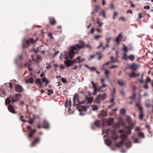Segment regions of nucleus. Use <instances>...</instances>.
<instances>
[{
	"mask_svg": "<svg viewBox=\"0 0 153 153\" xmlns=\"http://www.w3.org/2000/svg\"><path fill=\"white\" fill-rule=\"evenodd\" d=\"M85 42L82 41H79V43L71 47L68 52L65 51L63 53L65 57H73L74 55L78 53L80 49L85 48Z\"/></svg>",
	"mask_w": 153,
	"mask_h": 153,
	"instance_id": "nucleus-1",
	"label": "nucleus"
},
{
	"mask_svg": "<svg viewBox=\"0 0 153 153\" xmlns=\"http://www.w3.org/2000/svg\"><path fill=\"white\" fill-rule=\"evenodd\" d=\"M68 58H65L66 59V60L64 61V63L65 65L67 67H69L72 65L76 61V60H78V62L80 63L82 61L79 60L80 58H76V59L75 60H70L68 59Z\"/></svg>",
	"mask_w": 153,
	"mask_h": 153,
	"instance_id": "nucleus-2",
	"label": "nucleus"
},
{
	"mask_svg": "<svg viewBox=\"0 0 153 153\" xmlns=\"http://www.w3.org/2000/svg\"><path fill=\"white\" fill-rule=\"evenodd\" d=\"M36 42V41L34 40L32 38H30L29 39L25 40V42L27 45L23 44V48L27 47L29 46L30 44H33Z\"/></svg>",
	"mask_w": 153,
	"mask_h": 153,
	"instance_id": "nucleus-3",
	"label": "nucleus"
},
{
	"mask_svg": "<svg viewBox=\"0 0 153 153\" xmlns=\"http://www.w3.org/2000/svg\"><path fill=\"white\" fill-rule=\"evenodd\" d=\"M78 94L76 93L74 96L73 97V105L74 106L80 104Z\"/></svg>",
	"mask_w": 153,
	"mask_h": 153,
	"instance_id": "nucleus-4",
	"label": "nucleus"
},
{
	"mask_svg": "<svg viewBox=\"0 0 153 153\" xmlns=\"http://www.w3.org/2000/svg\"><path fill=\"white\" fill-rule=\"evenodd\" d=\"M131 132V129L130 128H128V130L126 134H122L121 136V138L122 139L121 141H123V142L125 141L127 138V136L128 134H129Z\"/></svg>",
	"mask_w": 153,
	"mask_h": 153,
	"instance_id": "nucleus-5",
	"label": "nucleus"
},
{
	"mask_svg": "<svg viewBox=\"0 0 153 153\" xmlns=\"http://www.w3.org/2000/svg\"><path fill=\"white\" fill-rule=\"evenodd\" d=\"M105 79L103 78H102L101 79V82L102 84V86L99 88V90L100 91H102V89L105 88L107 87V85L105 84V83L104 82Z\"/></svg>",
	"mask_w": 153,
	"mask_h": 153,
	"instance_id": "nucleus-6",
	"label": "nucleus"
},
{
	"mask_svg": "<svg viewBox=\"0 0 153 153\" xmlns=\"http://www.w3.org/2000/svg\"><path fill=\"white\" fill-rule=\"evenodd\" d=\"M40 138L39 137H36L34 138V139L33 141L31 144L30 146L33 147L35 146L36 144H37L40 141Z\"/></svg>",
	"mask_w": 153,
	"mask_h": 153,
	"instance_id": "nucleus-7",
	"label": "nucleus"
},
{
	"mask_svg": "<svg viewBox=\"0 0 153 153\" xmlns=\"http://www.w3.org/2000/svg\"><path fill=\"white\" fill-rule=\"evenodd\" d=\"M80 104H79L78 105H76L77 106V108L78 111L80 112H81L82 111H86L87 110V108H86L84 106L81 105Z\"/></svg>",
	"mask_w": 153,
	"mask_h": 153,
	"instance_id": "nucleus-8",
	"label": "nucleus"
},
{
	"mask_svg": "<svg viewBox=\"0 0 153 153\" xmlns=\"http://www.w3.org/2000/svg\"><path fill=\"white\" fill-rule=\"evenodd\" d=\"M16 90V91L19 92H22L24 91L23 88L20 85H16L15 86Z\"/></svg>",
	"mask_w": 153,
	"mask_h": 153,
	"instance_id": "nucleus-9",
	"label": "nucleus"
},
{
	"mask_svg": "<svg viewBox=\"0 0 153 153\" xmlns=\"http://www.w3.org/2000/svg\"><path fill=\"white\" fill-rule=\"evenodd\" d=\"M19 96V94H16L15 96L11 97V102H13L18 101L19 100L18 98Z\"/></svg>",
	"mask_w": 153,
	"mask_h": 153,
	"instance_id": "nucleus-10",
	"label": "nucleus"
},
{
	"mask_svg": "<svg viewBox=\"0 0 153 153\" xmlns=\"http://www.w3.org/2000/svg\"><path fill=\"white\" fill-rule=\"evenodd\" d=\"M111 60L110 61H108L105 64H104L103 65V66L105 65H108L111 63L113 62H118V60L117 59V58H116V59H114V58H111Z\"/></svg>",
	"mask_w": 153,
	"mask_h": 153,
	"instance_id": "nucleus-11",
	"label": "nucleus"
},
{
	"mask_svg": "<svg viewBox=\"0 0 153 153\" xmlns=\"http://www.w3.org/2000/svg\"><path fill=\"white\" fill-rule=\"evenodd\" d=\"M8 109L9 111L13 114L16 113V112L15 111L14 107L11 105H9L8 106Z\"/></svg>",
	"mask_w": 153,
	"mask_h": 153,
	"instance_id": "nucleus-12",
	"label": "nucleus"
},
{
	"mask_svg": "<svg viewBox=\"0 0 153 153\" xmlns=\"http://www.w3.org/2000/svg\"><path fill=\"white\" fill-rule=\"evenodd\" d=\"M43 128H46L48 129L49 128V124L48 122L46 120H44L43 121Z\"/></svg>",
	"mask_w": 153,
	"mask_h": 153,
	"instance_id": "nucleus-13",
	"label": "nucleus"
},
{
	"mask_svg": "<svg viewBox=\"0 0 153 153\" xmlns=\"http://www.w3.org/2000/svg\"><path fill=\"white\" fill-rule=\"evenodd\" d=\"M140 110H139V117L140 119L142 120L143 119V118L144 117L143 111V109H141V108H140Z\"/></svg>",
	"mask_w": 153,
	"mask_h": 153,
	"instance_id": "nucleus-14",
	"label": "nucleus"
},
{
	"mask_svg": "<svg viewBox=\"0 0 153 153\" xmlns=\"http://www.w3.org/2000/svg\"><path fill=\"white\" fill-rule=\"evenodd\" d=\"M126 120L128 123L129 125L132 126H134L133 124L132 120L129 116H128L126 118Z\"/></svg>",
	"mask_w": 153,
	"mask_h": 153,
	"instance_id": "nucleus-15",
	"label": "nucleus"
},
{
	"mask_svg": "<svg viewBox=\"0 0 153 153\" xmlns=\"http://www.w3.org/2000/svg\"><path fill=\"white\" fill-rule=\"evenodd\" d=\"M50 23L52 25H54L56 23V20L53 17H50L49 18Z\"/></svg>",
	"mask_w": 153,
	"mask_h": 153,
	"instance_id": "nucleus-16",
	"label": "nucleus"
},
{
	"mask_svg": "<svg viewBox=\"0 0 153 153\" xmlns=\"http://www.w3.org/2000/svg\"><path fill=\"white\" fill-rule=\"evenodd\" d=\"M36 129H34L30 131V132L29 133L28 137L30 138L32 137L34 133L36 132Z\"/></svg>",
	"mask_w": 153,
	"mask_h": 153,
	"instance_id": "nucleus-17",
	"label": "nucleus"
},
{
	"mask_svg": "<svg viewBox=\"0 0 153 153\" xmlns=\"http://www.w3.org/2000/svg\"><path fill=\"white\" fill-rule=\"evenodd\" d=\"M98 97H99L100 99L102 100L105 99L106 97V94H100L98 95Z\"/></svg>",
	"mask_w": 153,
	"mask_h": 153,
	"instance_id": "nucleus-18",
	"label": "nucleus"
},
{
	"mask_svg": "<svg viewBox=\"0 0 153 153\" xmlns=\"http://www.w3.org/2000/svg\"><path fill=\"white\" fill-rule=\"evenodd\" d=\"M128 74L130 78L135 77L136 76H138L139 75V74H135L134 72H132L131 73L129 74Z\"/></svg>",
	"mask_w": 153,
	"mask_h": 153,
	"instance_id": "nucleus-19",
	"label": "nucleus"
},
{
	"mask_svg": "<svg viewBox=\"0 0 153 153\" xmlns=\"http://www.w3.org/2000/svg\"><path fill=\"white\" fill-rule=\"evenodd\" d=\"M106 11L104 10H102L100 11L99 14V16L102 15L104 18H106V16L105 15Z\"/></svg>",
	"mask_w": 153,
	"mask_h": 153,
	"instance_id": "nucleus-20",
	"label": "nucleus"
},
{
	"mask_svg": "<svg viewBox=\"0 0 153 153\" xmlns=\"http://www.w3.org/2000/svg\"><path fill=\"white\" fill-rule=\"evenodd\" d=\"M91 83L92 84V85L93 88H94V94L96 95V93L97 92V86L94 83V81H91Z\"/></svg>",
	"mask_w": 153,
	"mask_h": 153,
	"instance_id": "nucleus-21",
	"label": "nucleus"
},
{
	"mask_svg": "<svg viewBox=\"0 0 153 153\" xmlns=\"http://www.w3.org/2000/svg\"><path fill=\"white\" fill-rule=\"evenodd\" d=\"M42 47H43L42 45H41V46H39V47H38L37 49L36 50L33 49V50H32V51H33L35 53H36L38 52H41V51H42V50H41V48Z\"/></svg>",
	"mask_w": 153,
	"mask_h": 153,
	"instance_id": "nucleus-22",
	"label": "nucleus"
},
{
	"mask_svg": "<svg viewBox=\"0 0 153 153\" xmlns=\"http://www.w3.org/2000/svg\"><path fill=\"white\" fill-rule=\"evenodd\" d=\"M124 144V142L123 141H121L118 143H115V145L116 147H120Z\"/></svg>",
	"mask_w": 153,
	"mask_h": 153,
	"instance_id": "nucleus-23",
	"label": "nucleus"
},
{
	"mask_svg": "<svg viewBox=\"0 0 153 153\" xmlns=\"http://www.w3.org/2000/svg\"><path fill=\"white\" fill-rule=\"evenodd\" d=\"M100 122V121L98 120L95 121L94 123L95 126L97 127H100L101 125Z\"/></svg>",
	"mask_w": 153,
	"mask_h": 153,
	"instance_id": "nucleus-24",
	"label": "nucleus"
},
{
	"mask_svg": "<svg viewBox=\"0 0 153 153\" xmlns=\"http://www.w3.org/2000/svg\"><path fill=\"white\" fill-rule=\"evenodd\" d=\"M34 119H30L29 121L26 120H21L23 122H27L29 123L30 124H32L34 121Z\"/></svg>",
	"mask_w": 153,
	"mask_h": 153,
	"instance_id": "nucleus-25",
	"label": "nucleus"
},
{
	"mask_svg": "<svg viewBox=\"0 0 153 153\" xmlns=\"http://www.w3.org/2000/svg\"><path fill=\"white\" fill-rule=\"evenodd\" d=\"M33 82V79L32 77H30L28 79H26V82L27 83H28L30 82L31 83H32Z\"/></svg>",
	"mask_w": 153,
	"mask_h": 153,
	"instance_id": "nucleus-26",
	"label": "nucleus"
},
{
	"mask_svg": "<svg viewBox=\"0 0 153 153\" xmlns=\"http://www.w3.org/2000/svg\"><path fill=\"white\" fill-rule=\"evenodd\" d=\"M97 23L98 25L100 27H102L103 24V22H100V20L99 18H97Z\"/></svg>",
	"mask_w": 153,
	"mask_h": 153,
	"instance_id": "nucleus-27",
	"label": "nucleus"
},
{
	"mask_svg": "<svg viewBox=\"0 0 153 153\" xmlns=\"http://www.w3.org/2000/svg\"><path fill=\"white\" fill-rule=\"evenodd\" d=\"M5 103L7 104H9L11 102V97L10 96L9 98H7L5 100Z\"/></svg>",
	"mask_w": 153,
	"mask_h": 153,
	"instance_id": "nucleus-28",
	"label": "nucleus"
},
{
	"mask_svg": "<svg viewBox=\"0 0 153 153\" xmlns=\"http://www.w3.org/2000/svg\"><path fill=\"white\" fill-rule=\"evenodd\" d=\"M114 119L113 118L109 119L108 120V125H111L114 122Z\"/></svg>",
	"mask_w": 153,
	"mask_h": 153,
	"instance_id": "nucleus-29",
	"label": "nucleus"
},
{
	"mask_svg": "<svg viewBox=\"0 0 153 153\" xmlns=\"http://www.w3.org/2000/svg\"><path fill=\"white\" fill-rule=\"evenodd\" d=\"M68 105H69L70 107L71 105V100L67 101H66L65 102V105L66 107H67Z\"/></svg>",
	"mask_w": 153,
	"mask_h": 153,
	"instance_id": "nucleus-30",
	"label": "nucleus"
},
{
	"mask_svg": "<svg viewBox=\"0 0 153 153\" xmlns=\"http://www.w3.org/2000/svg\"><path fill=\"white\" fill-rule=\"evenodd\" d=\"M130 68L133 70H135L137 69V66L135 64H133L131 66Z\"/></svg>",
	"mask_w": 153,
	"mask_h": 153,
	"instance_id": "nucleus-31",
	"label": "nucleus"
},
{
	"mask_svg": "<svg viewBox=\"0 0 153 153\" xmlns=\"http://www.w3.org/2000/svg\"><path fill=\"white\" fill-rule=\"evenodd\" d=\"M100 114L102 116L105 117L107 116V113L106 111L103 110L100 112Z\"/></svg>",
	"mask_w": 153,
	"mask_h": 153,
	"instance_id": "nucleus-32",
	"label": "nucleus"
},
{
	"mask_svg": "<svg viewBox=\"0 0 153 153\" xmlns=\"http://www.w3.org/2000/svg\"><path fill=\"white\" fill-rule=\"evenodd\" d=\"M136 95V94L135 92H134V89H133V95L130 96V98L132 100H134L135 99V97Z\"/></svg>",
	"mask_w": 153,
	"mask_h": 153,
	"instance_id": "nucleus-33",
	"label": "nucleus"
},
{
	"mask_svg": "<svg viewBox=\"0 0 153 153\" xmlns=\"http://www.w3.org/2000/svg\"><path fill=\"white\" fill-rule=\"evenodd\" d=\"M118 84L120 85V86H123L125 84V83L124 82L123 80H118Z\"/></svg>",
	"mask_w": 153,
	"mask_h": 153,
	"instance_id": "nucleus-34",
	"label": "nucleus"
},
{
	"mask_svg": "<svg viewBox=\"0 0 153 153\" xmlns=\"http://www.w3.org/2000/svg\"><path fill=\"white\" fill-rule=\"evenodd\" d=\"M100 98L98 97V96L97 95V97L95 99V101L97 104H99L100 103Z\"/></svg>",
	"mask_w": 153,
	"mask_h": 153,
	"instance_id": "nucleus-35",
	"label": "nucleus"
},
{
	"mask_svg": "<svg viewBox=\"0 0 153 153\" xmlns=\"http://www.w3.org/2000/svg\"><path fill=\"white\" fill-rule=\"evenodd\" d=\"M121 36V34L120 33L119 34L118 37L115 39L116 42L118 44L119 43V40Z\"/></svg>",
	"mask_w": 153,
	"mask_h": 153,
	"instance_id": "nucleus-36",
	"label": "nucleus"
},
{
	"mask_svg": "<svg viewBox=\"0 0 153 153\" xmlns=\"http://www.w3.org/2000/svg\"><path fill=\"white\" fill-rule=\"evenodd\" d=\"M41 79H36V83L37 85L41 84Z\"/></svg>",
	"mask_w": 153,
	"mask_h": 153,
	"instance_id": "nucleus-37",
	"label": "nucleus"
},
{
	"mask_svg": "<svg viewBox=\"0 0 153 153\" xmlns=\"http://www.w3.org/2000/svg\"><path fill=\"white\" fill-rule=\"evenodd\" d=\"M123 50L124 51L125 53H126L128 50V48L124 44H123Z\"/></svg>",
	"mask_w": 153,
	"mask_h": 153,
	"instance_id": "nucleus-38",
	"label": "nucleus"
},
{
	"mask_svg": "<svg viewBox=\"0 0 153 153\" xmlns=\"http://www.w3.org/2000/svg\"><path fill=\"white\" fill-rule=\"evenodd\" d=\"M138 136L141 138H144V134L141 132H139L138 134Z\"/></svg>",
	"mask_w": 153,
	"mask_h": 153,
	"instance_id": "nucleus-39",
	"label": "nucleus"
},
{
	"mask_svg": "<svg viewBox=\"0 0 153 153\" xmlns=\"http://www.w3.org/2000/svg\"><path fill=\"white\" fill-rule=\"evenodd\" d=\"M7 90L9 91H12V84L11 83H9V87H8Z\"/></svg>",
	"mask_w": 153,
	"mask_h": 153,
	"instance_id": "nucleus-40",
	"label": "nucleus"
},
{
	"mask_svg": "<svg viewBox=\"0 0 153 153\" xmlns=\"http://www.w3.org/2000/svg\"><path fill=\"white\" fill-rule=\"evenodd\" d=\"M126 145L127 147L129 148L131 146V143L130 141H128L126 144Z\"/></svg>",
	"mask_w": 153,
	"mask_h": 153,
	"instance_id": "nucleus-41",
	"label": "nucleus"
},
{
	"mask_svg": "<svg viewBox=\"0 0 153 153\" xmlns=\"http://www.w3.org/2000/svg\"><path fill=\"white\" fill-rule=\"evenodd\" d=\"M102 133H105L106 134V136H105V135H104V137H105L106 136H108V134H109L108 133V131L107 130H103L102 131Z\"/></svg>",
	"mask_w": 153,
	"mask_h": 153,
	"instance_id": "nucleus-42",
	"label": "nucleus"
},
{
	"mask_svg": "<svg viewBox=\"0 0 153 153\" xmlns=\"http://www.w3.org/2000/svg\"><path fill=\"white\" fill-rule=\"evenodd\" d=\"M120 113L123 114L124 115L126 113V110L124 108H123L120 110Z\"/></svg>",
	"mask_w": 153,
	"mask_h": 153,
	"instance_id": "nucleus-43",
	"label": "nucleus"
},
{
	"mask_svg": "<svg viewBox=\"0 0 153 153\" xmlns=\"http://www.w3.org/2000/svg\"><path fill=\"white\" fill-rule=\"evenodd\" d=\"M118 13L116 12L114 13L113 15V19H114L117 16Z\"/></svg>",
	"mask_w": 153,
	"mask_h": 153,
	"instance_id": "nucleus-44",
	"label": "nucleus"
},
{
	"mask_svg": "<svg viewBox=\"0 0 153 153\" xmlns=\"http://www.w3.org/2000/svg\"><path fill=\"white\" fill-rule=\"evenodd\" d=\"M105 142L108 145H110L111 144V141L108 139L105 140Z\"/></svg>",
	"mask_w": 153,
	"mask_h": 153,
	"instance_id": "nucleus-45",
	"label": "nucleus"
},
{
	"mask_svg": "<svg viewBox=\"0 0 153 153\" xmlns=\"http://www.w3.org/2000/svg\"><path fill=\"white\" fill-rule=\"evenodd\" d=\"M136 106L138 107V109L139 110H140V108L141 109H143L142 108L140 104L139 103H137L136 105Z\"/></svg>",
	"mask_w": 153,
	"mask_h": 153,
	"instance_id": "nucleus-46",
	"label": "nucleus"
},
{
	"mask_svg": "<svg viewBox=\"0 0 153 153\" xmlns=\"http://www.w3.org/2000/svg\"><path fill=\"white\" fill-rule=\"evenodd\" d=\"M31 61L30 59H29L28 60V62L27 61V62H26V63L25 64V66H26V65H27L30 66L31 65Z\"/></svg>",
	"mask_w": 153,
	"mask_h": 153,
	"instance_id": "nucleus-47",
	"label": "nucleus"
},
{
	"mask_svg": "<svg viewBox=\"0 0 153 153\" xmlns=\"http://www.w3.org/2000/svg\"><path fill=\"white\" fill-rule=\"evenodd\" d=\"M151 81V79L150 77L149 76L146 77V83H148V82H150Z\"/></svg>",
	"mask_w": 153,
	"mask_h": 153,
	"instance_id": "nucleus-48",
	"label": "nucleus"
},
{
	"mask_svg": "<svg viewBox=\"0 0 153 153\" xmlns=\"http://www.w3.org/2000/svg\"><path fill=\"white\" fill-rule=\"evenodd\" d=\"M128 49L129 50H132L133 49V47L131 45H129L128 46Z\"/></svg>",
	"mask_w": 153,
	"mask_h": 153,
	"instance_id": "nucleus-49",
	"label": "nucleus"
},
{
	"mask_svg": "<svg viewBox=\"0 0 153 153\" xmlns=\"http://www.w3.org/2000/svg\"><path fill=\"white\" fill-rule=\"evenodd\" d=\"M48 95H51L53 93V91L52 90L49 89L48 90Z\"/></svg>",
	"mask_w": 153,
	"mask_h": 153,
	"instance_id": "nucleus-50",
	"label": "nucleus"
},
{
	"mask_svg": "<svg viewBox=\"0 0 153 153\" xmlns=\"http://www.w3.org/2000/svg\"><path fill=\"white\" fill-rule=\"evenodd\" d=\"M61 81L64 83H66L67 82V81L65 78L62 77L61 79Z\"/></svg>",
	"mask_w": 153,
	"mask_h": 153,
	"instance_id": "nucleus-51",
	"label": "nucleus"
},
{
	"mask_svg": "<svg viewBox=\"0 0 153 153\" xmlns=\"http://www.w3.org/2000/svg\"><path fill=\"white\" fill-rule=\"evenodd\" d=\"M120 94L123 96H125V92L123 89L120 90Z\"/></svg>",
	"mask_w": 153,
	"mask_h": 153,
	"instance_id": "nucleus-52",
	"label": "nucleus"
},
{
	"mask_svg": "<svg viewBox=\"0 0 153 153\" xmlns=\"http://www.w3.org/2000/svg\"><path fill=\"white\" fill-rule=\"evenodd\" d=\"M101 37V36L99 35H95V36L94 39L95 40H97L98 39L100 38Z\"/></svg>",
	"mask_w": 153,
	"mask_h": 153,
	"instance_id": "nucleus-53",
	"label": "nucleus"
},
{
	"mask_svg": "<svg viewBox=\"0 0 153 153\" xmlns=\"http://www.w3.org/2000/svg\"><path fill=\"white\" fill-rule=\"evenodd\" d=\"M115 91H115V88H113V93L111 94L112 97H114V94H115Z\"/></svg>",
	"mask_w": 153,
	"mask_h": 153,
	"instance_id": "nucleus-54",
	"label": "nucleus"
},
{
	"mask_svg": "<svg viewBox=\"0 0 153 153\" xmlns=\"http://www.w3.org/2000/svg\"><path fill=\"white\" fill-rule=\"evenodd\" d=\"M92 109L93 111H95L97 109V105H94L92 106Z\"/></svg>",
	"mask_w": 153,
	"mask_h": 153,
	"instance_id": "nucleus-55",
	"label": "nucleus"
},
{
	"mask_svg": "<svg viewBox=\"0 0 153 153\" xmlns=\"http://www.w3.org/2000/svg\"><path fill=\"white\" fill-rule=\"evenodd\" d=\"M100 8V6H99L97 5L96 6V8L95 9V11L96 12H97L99 11Z\"/></svg>",
	"mask_w": 153,
	"mask_h": 153,
	"instance_id": "nucleus-56",
	"label": "nucleus"
},
{
	"mask_svg": "<svg viewBox=\"0 0 153 153\" xmlns=\"http://www.w3.org/2000/svg\"><path fill=\"white\" fill-rule=\"evenodd\" d=\"M143 88L145 89H147L148 88V84L147 83H146L144 86Z\"/></svg>",
	"mask_w": 153,
	"mask_h": 153,
	"instance_id": "nucleus-57",
	"label": "nucleus"
},
{
	"mask_svg": "<svg viewBox=\"0 0 153 153\" xmlns=\"http://www.w3.org/2000/svg\"><path fill=\"white\" fill-rule=\"evenodd\" d=\"M48 36L49 37H51L52 39H54L53 37L52 36V33H49L48 34Z\"/></svg>",
	"mask_w": 153,
	"mask_h": 153,
	"instance_id": "nucleus-58",
	"label": "nucleus"
},
{
	"mask_svg": "<svg viewBox=\"0 0 153 153\" xmlns=\"http://www.w3.org/2000/svg\"><path fill=\"white\" fill-rule=\"evenodd\" d=\"M109 73V71H108L107 70L105 69V75H108Z\"/></svg>",
	"mask_w": 153,
	"mask_h": 153,
	"instance_id": "nucleus-59",
	"label": "nucleus"
},
{
	"mask_svg": "<svg viewBox=\"0 0 153 153\" xmlns=\"http://www.w3.org/2000/svg\"><path fill=\"white\" fill-rule=\"evenodd\" d=\"M134 143H139V140L137 138H135L134 140Z\"/></svg>",
	"mask_w": 153,
	"mask_h": 153,
	"instance_id": "nucleus-60",
	"label": "nucleus"
},
{
	"mask_svg": "<svg viewBox=\"0 0 153 153\" xmlns=\"http://www.w3.org/2000/svg\"><path fill=\"white\" fill-rule=\"evenodd\" d=\"M114 97H112V98L110 100V102L111 103H115V102H114Z\"/></svg>",
	"mask_w": 153,
	"mask_h": 153,
	"instance_id": "nucleus-61",
	"label": "nucleus"
},
{
	"mask_svg": "<svg viewBox=\"0 0 153 153\" xmlns=\"http://www.w3.org/2000/svg\"><path fill=\"white\" fill-rule=\"evenodd\" d=\"M96 54L98 55V57H102V56H101V53L100 52H97L96 53Z\"/></svg>",
	"mask_w": 153,
	"mask_h": 153,
	"instance_id": "nucleus-62",
	"label": "nucleus"
},
{
	"mask_svg": "<svg viewBox=\"0 0 153 153\" xmlns=\"http://www.w3.org/2000/svg\"><path fill=\"white\" fill-rule=\"evenodd\" d=\"M150 8L149 6H146L144 7V8L145 9H149Z\"/></svg>",
	"mask_w": 153,
	"mask_h": 153,
	"instance_id": "nucleus-63",
	"label": "nucleus"
},
{
	"mask_svg": "<svg viewBox=\"0 0 153 153\" xmlns=\"http://www.w3.org/2000/svg\"><path fill=\"white\" fill-rule=\"evenodd\" d=\"M59 68L62 69H63L65 68V67L63 65H61L59 66Z\"/></svg>",
	"mask_w": 153,
	"mask_h": 153,
	"instance_id": "nucleus-64",
	"label": "nucleus"
}]
</instances>
